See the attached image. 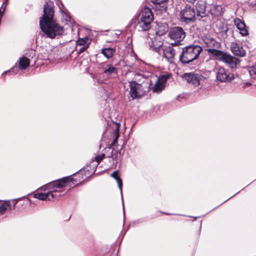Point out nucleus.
<instances>
[{"instance_id": "1", "label": "nucleus", "mask_w": 256, "mask_h": 256, "mask_svg": "<svg viewBox=\"0 0 256 256\" xmlns=\"http://www.w3.org/2000/svg\"><path fill=\"white\" fill-rule=\"evenodd\" d=\"M74 181L73 178L68 176L51 182L42 188L44 190H48L46 192L36 194L34 197L42 200H58L76 186Z\"/></svg>"}, {"instance_id": "7", "label": "nucleus", "mask_w": 256, "mask_h": 256, "mask_svg": "<svg viewBox=\"0 0 256 256\" xmlns=\"http://www.w3.org/2000/svg\"><path fill=\"white\" fill-rule=\"evenodd\" d=\"M104 154H102L96 156L92 160L88 165L86 167L84 168L83 170H80L77 172V174L82 175L84 172H85L86 177L92 174L96 171L99 163L104 159Z\"/></svg>"}, {"instance_id": "17", "label": "nucleus", "mask_w": 256, "mask_h": 256, "mask_svg": "<svg viewBox=\"0 0 256 256\" xmlns=\"http://www.w3.org/2000/svg\"><path fill=\"white\" fill-rule=\"evenodd\" d=\"M234 24L242 36H246L248 34V31L246 29L245 24L243 21L239 18H236L234 20Z\"/></svg>"}, {"instance_id": "4", "label": "nucleus", "mask_w": 256, "mask_h": 256, "mask_svg": "<svg viewBox=\"0 0 256 256\" xmlns=\"http://www.w3.org/2000/svg\"><path fill=\"white\" fill-rule=\"evenodd\" d=\"M153 19V14L151 10L148 8H144L141 12L140 18L137 24L138 30L144 32L149 30Z\"/></svg>"}, {"instance_id": "13", "label": "nucleus", "mask_w": 256, "mask_h": 256, "mask_svg": "<svg viewBox=\"0 0 256 256\" xmlns=\"http://www.w3.org/2000/svg\"><path fill=\"white\" fill-rule=\"evenodd\" d=\"M202 40L204 46L209 48V49H213V48H218L220 46V44L210 36H204Z\"/></svg>"}, {"instance_id": "20", "label": "nucleus", "mask_w": 256, "mask_h": 256, "mask_svg": "<svg viewBox=\"0 0 256 256\" xmlns=\"http://www.w3.org/2000/svg\"><path fill=\"white\" fill-rule=\"evenodd\" d=\"M114 146H117V145H100V149L102 148V154H104V157L112 158Z\"/></svg>"}, {"instance_id": "8", "label": "nucleus", "mask_w": 256, "mask_h": 256, "mask_svg": "<svg viewBox=\"0 0 256 256\" xmlns=\"http://www.w3.org/2000/svg\"><path fill=\"white\" fill-rule=\"evenodd\" d=\"M168 36L171 40L174 41L172 45L177 46L184 39L186 33L180 27L176 26L172 28L168 33Z\"/></svg>"}, {"instance_id": "9", "label": "nucleus", "mask_w": 256, "mask_h": 256, "mask_svg": "<svg viewBox=\"0 0 256 256\" xmlns=\"http://www.w3.org/2000/svg\"><path fill=\"white\" fill-rule=\"evenodd\" d=\"M196 16L194 7L186 5L180 12V18L182 22L186 23L192 22Z\"/></svg>"}, {"instance_id": "23", "label": "nucleus", "mask_w": 256, "mask_h": 256, "mask_svg": "<svg viewBox=\"0 0 256 256\" xmlns=\"http://www.w3.org/2000/svg\"><path fill=\"white\" fill-rule=\"evenodd\" d=\"M30 60L25 56L21 58L18 62V67L20 70H25L30 65Z\"/></svg>"}, {"instance_id": "32", "label": "nucleus", "mask_w": 256, "mask_h": 256, "mask_svg": "<svg viewBox=\"0 0 256 256\" xmlns=\"http://www.w3.org/2000/svg\"><path fill=\"white\" fill-rule=\"evenodd\" d=\"M150 47L154 50H155L156 51H158V49L159 48H158V47H156L154 46H153L152 45L150 46Z\"/></svg>"}, {"instance_id": "18", "label": "nucleus", "mask_w": 256, "mask_h": 256, "mask_svg": "<svg viewBox=\"0 0 256 256\" xmlns=\"http://www.w3.org/2000/svg\"><path fill=\"white\" fill-rule=\"evenodd\" d=\"M104 74L108 77L116 76L117 74L116 68L110 64H104Z\"/></svg>"}, {"instance_id": "28", "label": "nucleus", "mask_w": 256, "mask_h": 256, "mask_svg": "<svg viewBox=\"0 0 256 256\" xmlns=\"http://www.w3.org/2000/svg\"><path fill=\"white\" fill-rule=\"evenodd\" d=\"M154 4H160L166 2L167 0H150Z\"/></svg>"}, {"instance_id": "11", "label": "nucleus", "mask_w": 256, "mask_h": 256, "mask_svg": "<svg viewBox=\"0 0 256 256\" xmlns=\"http://www.w3.org/2000/svg\"><path fill=\"white\" fill-rule=\"evenodd\" d=\"M168 78L169 76L168 75H163L160 76L154 84L153 92L156 93L160 92L164 88L165 82Z\"/></svg>"}, {"instance_id": "16", "label": "nucleus", "mask_w": 256, "mask_h": 256, "mask_svg": "<svg viewBox=\"0 0 256 256\" xmlns=\"http://www.w3.org/2000/svg\"><path fill=\"white\" fill-rule=\"evenodd\" d=\"M230 48L232 52L236 56L242 57L246 54L245 50L239 44L236 42L232 43Z\"/></svg>"}, {"instance_id": "31", "label": "nucleus", "mask_w": 256, "mask_h": 256, "mask_svg": "<svg viewBox=\"0 0 256 256\" xmlns=\"http://www.w3.org/2000/svg\"><path fill=\"white\" fill-rule=\"evenodd\" d=\"M86 48H87V46H85L82 47V48H80V49L79 52L82 53V52H84L86 49Z\"/></svg>"}, {"instance_id": "34", "label": "nucleus", "mask_w": 256, "mask_h": 256, "mask_svg": "<svg viewBox=\"0 0 256 256\" xmlns=\"http://www.w3.org/2000/svg\"><path fill=\"white\" fill-rule=\"evenodd\" d=\"M10 72V71L5 72H4L2 74V75H4V74H6V73H8V72Z\"/></svg>"}, {"instance_id": "19", "label": "nucleus", "mask_w": 256, "mask_h": 256, "mask_svg": "<svg viewBox=\"0 0 256 256\" xmlns=\"http://www.w3.org/2000/svg\"><path fill=\"white\" fill-rule=\"evenodd\" d=\"M197 16L204 18L206 16V2L203 0H199L196 5Z\"/></svg>"}, {"instance_id": "14", "label": "nucleus", "mask_w": 256, "mask_h": 256, "mask_svg": "<svg viewBox=\"0 0 256 256\" xmlns=\"http://www.w3.org/2000/svg\"><path fill=\"white\" fill-rule=\"evenodd\" d=\"M13 202L12 206L10 200L7 201H1L0 200V214H4L6 211L12 208L14 209L16 204L18 202L16 200H12Z\"/></svg>"}, {"instance_id": "35", "label": "nucleus", "mask_w": 256, "mask_h": 256, "mask_svg": "<svg viewBox=\"0 0 256 256\" xmlns=\"http://www.w3.org/2000/svg\"><path fill=\"white\" fill-rule=\"evenodd\" d=\"M6 0L7 1L8 0Z\"/></svg>"}, {"instance_id": "5", "label": "nucleus", "mask_w": 256, "mask_h": 256, "mask_svg": "<svg viewBox=\"0 0 256 256\" xmlns=\"http://www.w3.org/2000/svg\"><path fill=\"white\" fill-rule=\"evenodd\" d=\"M208 52L216 56L218 60L224 62L231 68H236L240 62L237 58L220 50L208 49Z\"/></svg>"}, {"instance_id": "24", "label": "nucleus", "mask_w": 256, "mask_h": 256, "mask_svg": "<svg viewBox=\"0 0 256 256\" xmlns=\"http://www.w3.org/2000/svg\"><path fill=\"white\" fill-rule=\"evenodd\" d=\"M118 146V145H117V146H114V150L112 154V158L114 160H118L120 156V150L122 148V145H121L120 148Z\"/></svg>"}, {"instance_id": "26", "label": "nucleus", "mask_w": 256, "mask_h": 256, "mask_svg": "<svg viewBox=\"0 0 256 256\" xmlns=\"http://www.w3.org/2000/svg\"><path fill=\"white\" fill-rule=\"evenodd\" d=\"M120 124H117L116 128L114 130L113 134V139L111 144H114L117 142V140L119 137Z\"/></svg>"}, {"instance_id": "10", "label": "nucleus", "mask_w": 256, "mask_h": 256, "mask_svg": "<svg viewBox=\"0 0 256 256\" xmlns=\"http://www.w3.org/2000/svg\"><path fill=\"white\" fill-rule=\"evenodd\" d=\"M216 70L217 80L221 82H230L234 78V75L224 68L218 66Z\"/></svg>"}, {"instance_id": "33", "label": "nucleus", "mask_w": 256, "mask_h": 256, "mask_svg": "<svg viewBox=\"0 0 256 256\" xmlns=\"http://www.w3.org/2000/svg\"><path fill=\"white\" fill-rule=\"evenodd\" d=\"M122 206H123L124 214V215L125 212H124V201H122Z\"/></svg>"}, {"instance_id": "25", "label": "nucleus", "mask_w": 256, "mask_h": 256, "mask_svg": "<svg viewBox=\"0 0 256 256\" xmlns=\"http://www.w3.org/2000/svg\"><path fill=\"white\" fill-rule=\"evenodd\" d=\"M118 172L117 170L113 172L112 174H111V176L114 178L117 182L118 184V186L120 190L121 195L122 196V182L121 178L119 176H118Z\"/></svg>"}, {"instance_id": "30", "label": "nucleus", "mask_w": 256, "mask_h": 256, "mask_svg": "<svg viewBox=\"0 0 256 256\" xmlns=\"http://www.w3.org/2000/svg\"><path fill=\"white\" fill-rule=\"evenodd\" d=\"M66 14V20L67 21H68L70 24H72V22H71V18L70 16H68V15Z\"/></svg>"}, {"instance_id": "6", "label": "nucleus", "mask_w": 256, "mask_h": 256, "mask_svg": "<svg viewBox=\"0 0 256 256\" xmlns=\"http://www.w3.org/2000/svg\"><path fill=\"white\" fill-rule=\"evenodd\" d=\"M148 90V84L146 82H143L138 84L135 81L130 82V95L133 99L138 98Z\"/></svg>"}, {"instance_id": "29", "label": "nucleus", "mask_w": 256, "mask_h": 256, "mask_svg": "<svg viewBox=\"0 0 256 256\" xmlns=\"http://www.w3.org/2000/svg\"><path fill=\"white\" fill-rule=\"evenodd\" d=\"M86 41L84 39H82V38H80V39L78 40V44L79 45H80V46H82V45H84V44L86 43Z\"/></svg>"}, {"instance_id": "15", "label": "nucleus", "mask_w": 256, "mask_h": 256, "mask_svg": "<svg viewBox=\"0 0 256 256\" xmlns=\"http://www.w3.org/2000/svg\"><path fill=\"white\" fill-rule=\"evenodd\" d=\"M164 56L170 63H173L174 60V56L176 55V52L172 46H168L165 48L163 50Z\"/></svg>"}, {"instance_id": "27", "label": "nucleus", "mask_w": 256, "mask_h": 256, "mask_svg": "<svg viewBox=\"0 0 256 256\" xmlns=\"http://www.w3.org/2000/svg\"><path fill=\"white\" fill-rule=\"evenodd\" d=\"M248 72H249L250 74L252 76V77H254L255 76H256V67H254V66L250 67L248 69Z\"/></svg>"}, {"instance_id": "21", "label": "nucleus", "mask_w": 256, "mask_h": 256, "mask_svg": "<svg viewBox=\"0 0 256 256\" xmlns=\"http://www.w3.org/2000/svg\"><path fill=\"white\" fill-rule=\"evenodd\" d=\"M115 52V49L112 48H104L101 52L102 54L108 59L112 57Z\"/></svg>"}, {"instance_id": "2", "label": "nucleus", "mask_w": 256, "mask_h": 256, "mask_svg": "<svg viewBox=\"0 0 256 256\" xmlns=\"http://www.w3.org/2000/svg\"><path fill=\"white\" fill-rule=\"evenodd\" d=\"M54 2H48L44 6V14L40 18V26L42 32L50 38L61 36L64 28L54 18Z\"/></svg>"}, {"instance_id": "3", "label": "nucleus", "mask_w": 256, "mask_h": 256, "mask_svg": "<svg viewBox=\"0 0 256 256\" xmlns=\"http://www.w3.org/2000/svg\"><path fill=\"white\" fill-rule=\"evenodd\" d=\"M202 48L198 45H190L182 48L180 56V62L184 64H188L196 60L202 51Z\"/></svg>"}, {"instance_id": "22", "label": "nucleus", "mask_w": 256, "mask_h": 256, "mask_svg": "<svg viewBox=\"0 0 256 256\" xmlns=\"http://www.w3.org/2000/svg\"><path fill=\"white\" fill-rule=\"evenodd\" d=\"M222 8L220 5H213L210 8V13L216 16H220L222 12Z\"/></svg>"}, {"instance_id": "12", "label": "nucleus", "mask_w": 256, "mask_h": 256, "mask_svg": "<svg viewBox=\"0 0 256 256\" xmlns=\"http://www.w3.org/2000/svg\"><path fill=\"white\" fill-rule=\"evenodd\" d=\"M184 78L188 83H190L194 86L199 85L200 81V76L192 73H186L184 74Z\"/></svg>"}]
</instances>
